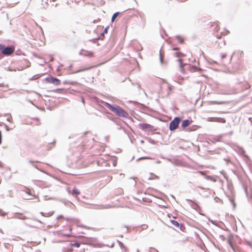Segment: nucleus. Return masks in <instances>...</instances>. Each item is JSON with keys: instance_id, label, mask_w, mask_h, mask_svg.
Returning a JSON list of instances; mask_svg holds the SVG:
<instances>
[{"instance_id": "1", "label": "nucleus", "mask_w": 252, "mask_h": 252, "mask_svg": "<svg viewBox=\"0 0 252 252\" xmlns=\"http://www.w3.org/2000/svg\"><path fill=\"white\" fill-rule=\"evenodd\" d=\"M106 106L119 117L126 118L128 116V113L119 106L114 107L107 103L106 104Z\"/></svg>"}, {"instance_id": "2", "label": "nucleus", "mask_w": 252, "mask_h": 252, "mask_svg": "<svg viewBox=\"0 0 252 252\" xmlns=\"http://www.w3.org/2000/svg\"><path fill=\"white\" fill-rule=\"evenodd\" d=\"M181 121V119L179 117L175 118L172 121H171L169 124L170 130L173 131L175 130L178 126L179 124Z\"/></svg>"}, {"instance_id": "3", "label": "nucleus", "mask_w": 252, "mask_h": 252, "mask_svg": "<svg viewBox=\"0 0 252 252\" xmlns=\"http://www.w3.org/2000/svg\"><path fill=\"white\" fill-rule=\"evenodd\" d=\"M14 50L15 48L14 47L11 46L4 48L3 46L2 53L4 55L9 56L12 54L14 52Z\"/></svg>"}, {"instance_id": "4", "label": "nucleus", "mask_w": 252, "mask_h": 252, "mask_svg": "<svg viewBox=\"0 0 252 252\" xmlns=\"http://www.w3.org/2000/svg\"><path fill=\"white\" fill-rule=\"evenodd\" d=\"M46 81L49 83L53 84L55 85L58 86L61 84V81L56 78L54 77H47L46 78Z\"/></svg>"}, {"instance_id": "5", "label": "nucleus", "mask_w": 252, "mask_h": 252, "mask_svg": "<svg viewBox=\"0 0 252 252\" xmlns=\"http://www.w3.org/2000/svg\"><path fill=\"white\" fill-rule=\"evenodd\" d=\"M80 54L83 56L87 57L89 58H92L94 57V53L93 52L85 49H82L81 50Z\"/></svg>"}, {"instance_id": "6", "label": "nucleus", "mask_w": 252, "mask_h": 252, "mask_svg": "<svg viewBox=\"0 0 252 252\" xmlns=\"http://www.w3.org/2000/svg\"><path fill=\"white\" fill-rule=\"evenodd\" d=\"M208 121L220 123H225V120L224 118H218V117H210L208 118Z\"/></svg>"}, {"instance_id": "7", "label": "nucleus", "mask_w": 252, "mask_h": 252, "mask_svg": "<svg viewBox=\"0 0 252 252\" xmlns=\"http://www.w3.org/2000/svg\"><path fill=\"white\" fill-rule=\"evenodd\" d=\"M139 127L140 128L143 130L152 129L153 128L152 126L148 124H140L139 125Z\"/></svg>"}, {"instance_id": "8", "label": "nucleus", "mask_w": 252, "mask_h": 252, "mask_svg": "<svg viewBox=\"0 0 252 252\" xmlns=\"http://www.w3.org/2000/svg\"><path fill=\"white\" fill-rule=\"evenodd\" d=\"M191 120H184L181 124V126L183 128H185V127L188 126L191 123Z\"/></svg>"}, {"instance_id": "9", "label": "nucleus", "mask_w": 252, "mask_h": 252, "mask_svg": "<svg viewBox=\"0 0 252 252\" xmlns=\"http://www.w3.org/2000/svg\"><path fill=\"white\" fill-rule=\"evenodd\" d=\"M68 192L70 194H71L73 195H75L76 196H77L78 195L80 194V191L78 190V189H77L76 188H74L72 190H69L68 191Z\"/></svg>"}, {"instance_id": "10", "label": "nucleus", "mask_w": 252, "mask_h": 252, "mask_svg": "<svg viewBox=\"0 0 252 252\" xmlns=\"http://www.w3.org/2000/svg\"><path fill=\"white\" fill-rule=\"evenodd\" d=\"M225 103V102L224 101H210L208 102L209 105L223 104Z\"/></svg>"}, {"instance_id": "11", "label": "nucleus", "mask_w": 252, "mask_h": 252, "mask_svg": "<svg viewBox=\"0 0 252 252\" xmlns=\"http://www.w3.org/2000/svg\"><path fill=\"white\" fill-rule=\"evenodd\" d=\"M170 223L175 226L176 227H179V223L176 220H170Z\"/></svg>"}, {"instance_id": "12", "label": "nucleus", "mask_w": 252, "mask_h": 252, "mask_svg": "<svg viewBox=\"0 0 252 252\" xmlns=\"http://www.w3.org/2000/svg\"><path fill=\"white\" fill-rule=\"evenodd\" d=\"M40 213L42 215V216H43L44 217H49L53 215V212H49L46 213H43V212H41Z\"/></svg>"}, {"instance_id": "13", "label": "nucleus", "mask_w": 252, "mask_h": 252, "mask_svg": "<svg viewBox=\"0 0 252 252\" xmlns=\"http://www.w3.org/2000/svg\"><path fill=\"white\" fill-rule=\"evenodd\" d=\"M119 14V12H116V13H115L112 17V18H111V21L112 22H114L115 20V19L117 18V17L118 16V15Z\"/></svg>"}, {"instance_id": "14", "label": "nucleus", "mask_w": 252, "mask_h": 252, "mask_svg": "<svg viewBox=\"0 0 252 252\" xmlns=\"http://www.w3.org/2000/svg\"><path fill=\"white\" fill-rule=\"evenodd\" d=\"M211 26H214L215 27V30L218 31L219 27V24L218 22H214L213 24H211Z\"/></svg>"}, {"instance_id": "15", "label": "nucleus", "mask_w": 252, "mask_h": 252, "mask_svg": "<svg viewBox=\"0 0 252 252\" xmlns=\"http://www.w3.org/2000/svg\"><path fill=\"white\" fill-rule=\"evenodd\" d=\"M175 55L177 57H182L184 56V55L180 52H176L175 53Z\"/></svg>"}, {"instance_id": "16", "label": "nucleus", "mask_w": 252, "mask_h": 252, "mask_svg": "<svg viewBox=\"0 0 252 252\" xmlns=\"http://www.w3.org/2000/svg\"><path fill=\"white\" fill-rule=\"evenodd\" d=\"M198 70H199V69L195 66H192L190 67V71L191 72H195V71H197Z\"/></svg>"}, {"instance_id": "17", "label": "nucleus", "mask_w": 252, "mask_h": 252, "mask_svg": "<svg viewBox=\"0 0 252 252\" xmlns=\"http://www.w3.org/2000/svg\"><path fill=\"white\" fill-rule=\"evenodd\" d=\"M70 246L71 247H77V248H78L80 247V244L78 243H70Z\"/></svg>"}, {"instance_id": "18", "label": "nucleus", "mask_w": 252, "mask_h": 252, "mask_svg": "<svg viewBox=\"0 0 252 252\" xmlns=\"http://www.w3.org/2000/svg\"><path fill=\"white\" fill-rule=\"evenodd\" d=\"M121 247L124 252H127V248L126 247H125L123 244L121 245Z\"/></svg>"}, {"instance_id": "19", "label": "nucleus", "mask_w": 252, "mask_h": 252, "mask_svg": "<svg viewBox=\"0 0 252 252\" xmlns=\"http://www.w3.org/2000/svg\"><path fill=\"white\" fill-rule=\"evenodd\" d=\"M18 218L23 220H26L27 219V218L26 216H23L22 215H20Z\"/></svg>"}, {"instance_id": "20", "label": "nucleus", "mask_w": 252, "mask_h": 252, "mask_svg": "<svg viewBox=\"0 0 252 252\" xmlns=\"http://www.w3.org/2000/svg\"><path fill=\"white\" fill-rule=\"evenodd\" d=\"M228 243H229V244L230 246L231 247V248L232 249H234L233 247V245H232V244L231 241V240H230V239H229L228 240Z\"/></svg>"}, {"instance_id": "21", "label": "nucleus", "mask_w": 252, "mask_h": 252, "mask_svg": "<svg viewBox=\"0 0 252 252\" xmlns=\"http://www.w3.org/2000/svg\"><path fill=\"white\" fill-rule=\"evenodd\" d=\"M152 159V158H149V157H142V158H139L138 159L140 160V159Z\"/></svg>"}, {"instance_id": "22", "label": "nucleus", "mask_w": 252, "mask_h": 252, "mask_svg": "<svg viewBox=\"0 0 252 252\" xmlns=\"http://www.w3.org/2000/svg\"><path fill=\"white\" fill-rule=\"evenodd\" d=\"M26 193L29 194H30V195L32 194L31 190L30 189H27Z\"/></svg>"}, {"instance_id": "23", "label": "nucleus", "mask_w": 252, "mask_h": 252, "mask_svg": "<svg viewBox=\"0 0 252 252\" xmlns=\"http://www.w3.org/2000/svg\"><path fill=\"white\" fill-rule=\"evenodd\" d=\"M49 59H50V62H52L54 60V58L52 56H49Z\"/></svg>"}, {"instance_id": "24", "label": "nucleus", "mask_w": 252, "mask_h": 252, "mask_svg": "<svg viewBox=\"0 0 252 252\" xmlns=\"http://www.w3.org/2000/svg\"><path fill=\"white\" fill-rule=\"evenodd\" d=\"M178 40L180 43H183V39L180 37L178 38Z\"/></svg>"}, {"instance_id": "25", "label": "nucleus", "mask_w": 252, "mask_h": 252, "mask_svg": "<svg viewBox=\"0 0 252 252\" xmlns=\"http://www.w3.org/2000/svg\"><path fill=\"white\" fill-rule=\"evenodd\" d=\"M226 57V55L225 54H222L221 56V59H223Z\"/></svg>"}, {"instance_id": "26", "label": "nucleus", "mask_w": 252, "mask_h": 252, "mask_svg": "<svg viewBox=\"0 0 252 252\" xmlns=\"http://www.w3.org/2000/svg\"><path fill=\"white\" fill-rule=\"evenodd\" d=\"M198 173L202 175H205V173L203 171H199Z\"/></svg>"}, {"instance_id": "27", "label": "nucleus", "mask_w": 252, "mask_h": 252, "mask_svg": "<svg viewBox=\"0 0 252 252\" xmlns=\"http://www.w3.org/2000/svg\"><path fill=\"white\" fill-rule=\"evenodd\" d=\"M1 143V133L0 131V144Z\"/></svg>"}, {"instance_id": "28", "label": "nucleus", "mask_w": 252, "mask_h": 252, "mask_svg": "<svg viewBox=\"0 0 252 252\" xmlns=\"http://www.w3.org/2000/svg\"><path fill=\"white\" fill-rule=\"evenodd\" d=\"M249 88H250V85L249 84L247 83V86H246V88L248 89Z\"/></svg>"}, {"instance_id": "29", "label": "nucleus", "mask_w": 252, "mask_h": 252, "mask_svg": "<svg viewBox=\"0 0 252 252\" xmlns=\"http://www.w3.org/2000/svg\"><path fill=\"white\" fill-rule=\"evenodd\" d=\"M3 49V45L1 44H0V51H2V49Z\"/></svg>"}, {"instance_id": "30", "label": "nucleus", "mask_w": 252, "mask_h": 252, "mask_svg": "<svg viewBox=\"0 0 252 252\" xmlns=\"http://www.w3.org/2000/svg\"><path fill=\"white\" fill-rule=\"evenodd\" d=\"M61 90H62L61 89H57L56 90V92H60Z\"/></svg>"}, {"instance_id": "31", "label": "nucleus", "mask_w": 252, "mask_h": 252, "mask_svg": "<svg viewBox=\"0 0 252 252\" xmlns=\"http://www.w3.org/2000/svg\"><path fill=\"white\" fill-rule=\"evenodd\" d=\"M107 32V29H105L104 31H103V33H106Z\"/></svg>"}, {"instance_id": "32", "label": "nucleus", "mask_w": 252, "mask_h": 252, "mask_svg": "<svg viewBox=\"0 0 252 252\" xmlns=\"http://www.w3.org/2000/svg\"><path fill=\"white\" fill-rule=\"evenodd\" d=\"M173 50H178V48H173Z\"/></svg>"}, {"instance_id": "33", "label": "nucleus", "mask_w": 252, "mask_h": 252, "mask_svg": "<svg viewBox=\"0 0 252 252\" xmlns=\"http://www.w3.org/2000/svg\"><path fill=\"white\" fill-rule=\"evenodd\" d=\"M86 70V69H83L79 70L78 72L81 71H84V70Z\"/></svg>"}, {"instance_id": "34", "label": "nucleus", "mask_w": 252, "mask_h": 252, "mask_svg": "<svg viewBox=\"0 0 252 252\" xmlns=\"http://www.w3.org/2000/svg\"><path fill=\"white\" fill-rule=\"evenodd\" d=\"M71 230H72V228H70V231H71Z\"/></svg>"}, {"instance_id": "35", "label": "nucleus", "mask_w": 252, "mask_h": 252, "mask_svg": "<svg viewBox=\"0 0 252 252\" xmlns=\"http://www.w3.org/2000/svg\"><path fill=\"white\" fill-rule=\"evenodd\" d=\"M83 252H85V251H84V250H83Z\"/></svg>"}]
</instances>
